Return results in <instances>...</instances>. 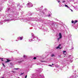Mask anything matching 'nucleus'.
Instances as JSON below:
<instances>
[{"instance_id": "nucleus-1", "label": "nucleus", "mask_w": 78, "mask_h": 78, "mask_svg": "<svg viewBox=\"0 0 78 78\" xmlns=\"http://www.w3.org/2000/svg\"><path fill=\"white\" fill-rule=\"evenodd\" d=\"M12 9L11 8H9L7 9L6 10V11H7V12H14L15 11H16V8H15V6H14L13 7H12Z\"/></svg>"}, {"instance_id": "nucleus-2", "label": "nucleus", "mask_w": 78, "mask_h": 78, "mask_svg": "<svg viewBox=\"0 0 78 78\" xmlns=\"http://www.w3.org/2000/svg\"><path fill=\"white\" fill-rule=\"evenodd\" d=\"M7 17H10V19H12L10 20H12L14 19V15H13L12 14H7Z\"/></svg>"}, {"instance_id": "nucleus-3", "label": "nucleus", "mask_w": 78, "mask_h": 78, "mask_svg": "<svg viewBox=\"0 0 78 78\" xmlns=\"http://www.w3.org/2000/svg\"><path fill=\"white\" fill-rule=\"evenodd\" d=\"M27 6L28 8H31V7H33V4L31 3L30 2H29L27 4Z\"/></svg>"}, {"instance_id": "nucleus-4", "label": "nucleus", "mask_w": 78, "mask_h": 78, "mask_svg": "<svg viewBox=\"0 0 78 78\" xmlns=\"http://www.w3.org/2000/svg\"><path fill=\"white\" fill-rule=\"evenodd\" d=\"M56 48L57 49H58V48H59L60 49H61V48H62V46H61V44H60Z\"/></svg>"}, {"instance_id": "nucleus-5", "label": "nucleus", "mask_w": 78, "mask_h": 78, "mask_svg": "<svg viewBox=\"0 0 78 78\" xmlns=\"http://www.w3.org/2000/svg\"><path fill=\"white\" fill-rule=\"evenodd\" d=\"M32 20V19L31 18H28V19H27V18H25L24 19V20Z\"/></svg>"}, {"instance_id": "nucleus-6", "label": "nucleus", "mask_w": 78, "mask_h": 78, "mask_svg": "<svg viewBox=\"0 0 78 78\" xmlns=\"http://www.w3.org/2000/svg\"><path fill=\"white\" fill-rule=\"evenodd\" d=\"M27 15H28L29 16H32V13L31 12H28L27 13Z\"/></svg>"}, {"instance_id": "nucleus-7", "label": "nucleus", "mask_w": 78, "mask_h": 78, "mask_svg": "<svg viewBox=\"0 0 78 78\" xmlns=\"http://www.w3.org/2000/svg\"><path fill=\"white\" fill-rule=\"evenodd\" d=\"M32 34V38L34 39V38H36V37L34 36V35L33 34Z\"/></svg>"}, {"instance_id": "nucleus-8", "label": "nucleus", "mask_w": 78, "mask_h": 78, "mask_svg": "<svg viewBox=\"0 0 78 78\" xmlns=\"http://www.w3.org/2000/svg\"><path fill=\"white\" fill-rule=\"evenodd\" d=\"M18 40H22L23 39V37H19L18 38Z\"/></svg>"}, {"instance_id": "nucleus-9", "label": "nucleus", "mask_w": 78, "mask_h": 78, "mask_svg": "<svg viewBox=\"0 0 78 78\" xmlns=\"http://www.w3.org/2000/svg\"><path fill=\"white\" fill-rule=\"evenodd\" d=\"M17 7L19 8H23V6L22 5L20 6V5L19 4L17 5Z\"/></svg>"}, {"instance_id": "nucleus-10", "label": "nucleus", "mask_w": 78, "mask_h": 78, "mask_svg": "<svg viewBox=\"0 0 78 78\" xmlns=\"http://www.w3.org/2000/svg\"><path fill=\"white\" fill-rule=\"evenodd\" d=\"M40 14H41V15H44L45 14V13L44 12V11H41L40 12Z\"/></svg>"}, {"instance_id": "nucleus-11", "label": "nucleus", "mask_w": 78, "mask_h": 78, "mask_svg": "<svg viewBox=\"0 0 78 78\" xmlns=\"http://www.w3.org/2000/svg\"><path fill=\"white\" fill-rule=\"evenodd\" d=\"M59 35L60 38H62V34H61V33H59Z\"/></svg>"}, {"instance_id": "nucleus-12", "label": "nucleus", "mask_w": 78, "mask_h": 78, "mask_svg": "<svg viewBox=\"0 0 78 78\" xmlns=\"http://www.w3.org/2000/svg\"><path fill=\"white\" fill-rule=\"evenodd\" d=\"M10 61H11V60L9 59H7V61L5 62H9Z\"/></svg>"}, {"instance_id": "nucleus-13", "label": "nucleus", "mask_w": 78, "mask_h": 78, "mask_svg": "<svg viewBox=\"0 0 78 78\" xmlns=\"http://www.w3.org/2000/svg\"><path fill=\"white\" fill-rule=\"evenodd\" d=\"M12 2H13V1L12 0H10V1H9V3H12Z\"/></svg>"}, {"instance_id": "nucleus-14", "label": "nucleus", "mask_w": 78, "mask_h": 78, "mask_svg": "<svg viewBox=\"0 0 78 78\" xmlns=\"http://www.w3.org/2000/svg\"><path fill=\"white\" fill-rule=\"evenodd\" d=\"M65 7H67V8H69V7L67 5H66V4L65 5Z\"/></svg>"}, {"instance_id": "nucleus-15", "label": "nucleus", "mask_w": 78, "mask_h": 78, "mask_svg": "<svg viewBox=\"0 0 78 78\" xmlns=\"http://www.w3.org/2000/svg\"><path fill=\"white\" fill-rule=\"evenodd\" d=\"M39 21H42V22L43 23H44V20H41V19H40V20H39Z\"/></svg>"}, {"instance_id": "nucleus-16", "label": "nucleus", "mask_w": 78, "mask_h": 78, "mask_svg": "<svg viewBox=\"0 0 78 78\" xmlns=\"http://www.w3.org/2000/svg\"><path fill=\"white\" fill-rule=\"evenodd\" d=\"M22 61H19L18 62L20 64V63H21V62H22Z\"/></svg>"}, {"instance_id": "nucleus-17", "label": "nucleus", "mask_w": 78, "mask_h": 78, "mask_svg": "<svg viewBox=\"0 0 78 78\" xmlns=\"http://www.w3.org/2000/svg\"><path fill=\"white\" fill-rule=\"evenodd\" d=\"M40 9H40V8H38L37 9V10L38 11H39L40 10Z\"/></svg>"}, {"instance_id": "nucleus-18", "label": "nucleus", "mask_w": 78, "mask_h": 78, "mask_svg": "<svg viewBox=\"0 0 78 78\" xmlns=\"http://www.w3.org/2000/svg\"><path fill=\"white\" fill-rule=\"evenodd\" d=\"M75 9H76V10H77V11H78V8L77 7H75Z\"/></svg>"}, {"instance_id": "nucleus-19", "label": "nucleus", "mask_w": 78, "mask_h": 78, "mask_svg": "<svg viewBox=\"0 0 78 78\" xmlns=\"http://www.w3.org/2000/svg\"><path fill=\"white\" fill-rule=\"evenodd\" d=\"M78 22V21L77 20H76L74 22V23H76V22Z\"/></svg>"}, {"instance_id": "nucleus-20", "label": "nucleus", "mask_w": 78, "mask_h": 78, "mask_svg": "<svg viewBox=\"0 0 78 78\" xmlns=\"http://www.w3.org/2000/svg\"><path fill=\"white\" fill-rule=\"evenodd\" d=\"M63 54H65V53H66V51H63Z\"/></svg>"}, {"instance_id": "nucleus-21", "label": "nucleus", "mask_w": 78, "mask_h": 78, "mask_svg": "<svg viewBox=\"0 0 78 78\" xmlns=\"http://www.w3.org/2000/svg\"><path fill=\"white\" fill-rule=\"evenodd\" d=\"M31 41H33V39H31L30 40H29L30 42H31Z\"/></svg>"}, {"instance_id": "nucleus-22", "label": "nucleus", "mask_w": 78, "mask_h": 78, "mask_svg": "<svg viewBox=\"0 0 78 78\" xmlns=\"http://www.w3.org/2000/svg\"><path fill=\"white\" fill-rule=\"evenodd\" d=\"M9 20H5V21H6V22H8V21H9Z\"/></svg>"}, {"instance_id": "nucleus-23", "label": "nucleus", "mask_w": 78, "mask_h": 78, "mask_svg": "<svg viewBox=\"0 0 78 78\" xmlns=\"http://www.w3.org/2000/svg\"><path fill=\"white\" fill-rule=\"evenodd\" d=\"M51 57H53V56L55 57V56L54 55V54H52L51 55Z\"/></svg>"}, {"instance_id": "nucleus-24", "label": "nucleus", "mask_w": 78, "mask_h": 78, "mask_svg": "<svg viewBox=\"0 0 78 78\" xmlns=\"http://www.w3.org/2000/svg\"><path fill=\"white\" fill-rule=\"evenodd\" d=\"M62 38H60V37L58 38H57V39L58 40V41H59V40L60 39H61Z\"/></svg>"}, {"instance_id": "nucleus-25", "label": "nucleus", "mask_w": 78, "mask_h": 78, "mask_svg": "<svg viewBox=\"0 0 78 78\" xmlns=\"http://www.w3.org/2000/svg\"><path fill=\"white\" fill-rule=\"evenodd\" d=\"M44 11H47V9L46 8H45L44 9Z\"/></svg>"}, {"instance_id": "nucleus-26", "label": "nucleus", "mask_w": 78, "mask_h": 78, "mask_svg": "<svg viewBox=\"0 0 78 78\" xmlns=\"http://www.w3.org/2000/svg\"><path fill=\"white\" fill-rule=\"evenodd\" d=\"M69 9H70V10H71V11H72V12H73V10H72V9H70V8H69Z\"/></svg>"}, {"instance_id": "nucleus-27", "label": "nucleus", "mask_w": 78, "mask_h": 78, "mask_svg": "<svg viewBox=\"0 0 78 78\" xmlns=\"http://www.w3.org/2000/svg\"><path fill=\"white\" fill-rule=\"evenodd\" d=\"M2 65H3V67H5V65L4 64V63H2Z\"/></svg>"}, {"instance_id": "nucleus-28", "label": "nucleus", "mask_w": 78, "mask_h": 78, "mask_svg": "<svg viewBox=\"0 0 78 78\" xmlns=\"http://www.w3.org/2000/svg\"><path fill=\"white\" fill-rule=\"evenodd\" d=\"M2 10V8H0V11Z\"/></svg>"}, {"instance_id": "nucleus-29", "label": "nucleus", "mask_w": 78, "mask_h": 78, "mask_svg": "<svg viewBox=\"0 0 78 78\" xmlns=\"http://www.w3.org/2000/svg\"><path fill=\"white\" fill-rule=\"evenodd\" d=\"M71 22H72V23H73V22L74 23V22L72 20L71 21Z\"/></svg>"}, {"instance_id": "nucleus-30", "label": "nucleus", "mask_w": 78, "mask_h": 78, "mask_svg": "<svg viewBox=\"0 0 78 78\" xmlns=\"http://www.w3.org/2000/svg\"><path fill=\"white\" fill-rule=\"evenodd\" d=\"M65 2H66V1H64L62 2V3H65Z\"/></svg>"}, {"instance_id": "nucleus-31", "label": "nucleus", "mask_w": 78, "mask_h": 78, "mask_svg": "<svg viewBox=\"0 0 78 78\" xmlns=\"http://www.w3.org/2000/svg\"><path fill=\"white\" fill-rule=\"evenodd\" d=\"M36 59V57H34V59Z\"/></svg>"}, {"instance_id": "nucleus-32", "label": "nucleus", "mask_w": 78, "mask_h": 78, "mask_svg": "<svg viewBox=\"0 0 78 78\" xmlns=\"http://www.w3.org/2000/svg\"><path fill=\"white\" fill-rule=\"evenodd\" d=\"M2 24H3V22H2L0 23V25H2Z\"/></svg>"}, {"instance_id": "nucleus-33", "label": "nucleus", "mask_w": 78, "mask_h": 78, "mask_svg": "<svg viewBox=\"0 0 78 78\" xmlns=\"http://www.w3.org/2000/svg\"><path fill=\"white\" fill-rule=\"evenodd\" d=\"M57 2H58V3H59V2H60V1H59V0H57Z\"/></svg>"}, {"instance_id": "nucleus-34", "label": "nucleus", "mask_w": 78, "mask_h": 78, "mask_svg": "<svg viewBox=\"0 0 78 78\" xmlns=\"http://www.w3.org/2000/svg\"><path fill=\"white\" fill-rule=\"evenodd\" d=\"M27 78V75H26L25 76V78Z\"/></svg>"}, {"instance_id": "nucleus-35", "label": "nucleus", "mask_w": 78, "mask_h": 78, "mask_svg": "<svg viewBox=\"0 0 78 78\" xmlns=\"http://www.w3.org/2000/svg\"><path fill=\"white\" fill-rule=\"evenodd\" d=\"M74 48H73V46H72V49H73Z\"/></svg>"}, {"instance_id": "nucleus-36", "label": "nucleus", "mask_w": 78, "mask_h": 78, "mask_svg": "<svg viewBox=\"0 0 78 78\" xmlns=\"http://www.w3.org/2000/svg\"><path fill=\"white\" fill-rule=\"evenodd\" d=\"M24 74V73H21V75H23V74Z\"/></svg>"}, {"instance_id": "nucleus-37", "label": "nucleus", "mask_w": 78, "mask_h": 78, "mask_svg": "<svg viewBox=\"0 0 78 78\" xmlns=\"http://www.w3.org/2000/svg\"><path fill=\"white\" fill-rule=\"evenodd\" d=\"M50 16H51V15H50V14H49V15H48V17H50Z\"/></svg>"}, {"instance_id": "nucleus-38", "label": "nucleus", "mask_w": 78, "mask_h": 78, "mask_svg": "<svg viewBox=\"0 0 78 78\" xmlns=\"http://www.w3.org/2000/svg\"><path fill=\"white\" fill-rule=\"evenodd\" d=\"M19 69V68H15V70H18Z\"/></svg>"}, {"instance_id": "nucleus-39", "label": "nucleus", "mask_w": 78, "mask_h": 78, "mask_svg": "<svg viewBox=\"0 0 78 78\" xmlns=\"http://www.w3.org/2000/svg\"><path fill=\"white\" fill-rule=\"evenodd\" d=\"M50 67H52V65H49Z\"/></svg>"}, {"instance_id": "nucleus-40", "label": "nucleus", "mask_w": 78, "mask_h": 78, "mask_svg": "<svg viewBox=\"0 0 78 78\" xmlns=\"http://www.w3.org/2000/svg\"><path fill=\"white\" fill-rule=\"evenodd\" d=\"M37 39L38 40V41H39V39H38V38H37Z\"/></svg>"}, {"instance_id": "nucleus-41", "label": "nucleus", "mask_w": 78, "mask_h": 78, "mask_svg": "<svg viewBox=\"0 0 78 78\" xmlns=\"http://www.w3.org/2000/svg\"><path fill=\"white\" fill-rule=\"evenodd\" d=\"M26 56L25 55H24L23 56V57H24V58H25V57H26Z\"/></svg>"}, {"instance_id": "nucleus-42", "label": "nucleus", "mask_w": 78, "mask_h": 78, "mask_svg": "<svg viewBox=\"0 0 78 78\" xmlns=\"http://www.w3.org/2000/svg\"><path fill=\"white\" fill-rule=\"evenodd\" d=\"M23 12H22L21 14H23Z\"/></svg>"}, {"instance_id": "nucleus-43", "label": "nucleus", "mask_w": 78, "mask_h": 78, "mask_svg": "<svg viewBox=\"0 0 78 78\" xmlns=\"http://www.w3.org/2000/svg\"><path fill=\"white\" fill-rule=\"evenodd\" d=\"M1 61H3V60L2 59Z\"/></svg>"}, {"instance_id": "nucleus-44", "label": "nucleus", "mask_w": 78, "mask_h": 78, "mask_svg": "<svg viewBox=\"0 0 78 78\" xmlns=\"http://www.w3.org/2000/svg\"><path fill=\"white\" fill-rule=\"evenodd\" d=\"M52 66H53V65H54V64H53V63H52Z\"/></svg>"}, {"instance_id": "nucleus-45", "label": "nucleus", "mask_w": 78, "mask_h": 78, "mask_svg": "<svg viewBox=\"0 0 78 78\" xmlns=\"http://www.w3.org/2000/svg\"><path fill=\"white\" fill-rule=\"evenodd\" d=\"M4 0V1H5L6 2V1L7 0Z\"/></svg>"}, {"instance_id": "nucleus-46", "label": "nucleus", "mask_w": 78, "mask_h": 78, "mask_svg": "<svg viewBox=\"0 0 78 78\" xmlns=\"http://www.w3.org/2000/svg\"><path fill=\"white\" fill-rule=\"evenodd\" d=\"M4 16V15H2V16Z\"/></svg>"}, {"instance_id": "nucleus-47", "label": "nucleus", "mask_w": 78, "mask_h": 78, "mask_svg": "<svg viewBox=\"0 0 78 78\" xmlns=\"http://www.w3.org/2000/svg\"><path fill=\"white\" fill-rule=\"evenodd\" d=\"M59 57H61V55H60Z\"/></svg>"}, {"instance_id": "nucleus-48", "label": "nucleus", "mask_w": 78, "mask_h": 78, "mask_svg": "<svg viewBox=\"0 0 78 78\" xmlns=\"http://www.w3.org/2000/svg\"><path fill=\"white\" fill-rule=\"evenodd\" d=\"M69 1H71V0H69Z\"/></svg>"}, {"instance_id": "nucleus-49", "label": "nucleus", "mask_w": 78, "mask_h": 78, "mask_svg": "<svg viewBox=\"0 0 78 78\" xmlns=\"http://www.w3.org/2000/svg\"><path fill=\"white\" fill-rule=\"evenodd\" d=\"M0 59H3V58H0Z\"/></svg>"}, {"instance_id": "nucleus-50", "label": "nucleus", "mask_w": 78, "mask_h": 78, "mask_svg": "<svg viewBox=\"0 0 78 78\" xmlns=\"http://www.w3.org/2000/svg\"><path fill=\"white\" fill-rule=\"evenodd\" d=\"M2 78H3V77H2Z\"/></svg>"}, {"instance_id": "nucleus-51", "label": "nucleus", "mask_w": 78, "mask_h": 78, "mask_svg": "<svg viewBox=\"0 0 78 78\" xmlns=\"http://www.w3.org/2000/svg\"><path fill=\"white\" fill-rule=\"evenodd\" d=\"M64 57H65V56H64Z\"/></svg>"}, {"instance_id": "nucleus-52", "label": "nucleus", "mask_w": 78, "mask_h": 78, "mask_svg": "<svg viewBox=\"0 0 78 78\" xmlns=\"http://www.w3.org/2000/svg\"><path fill=\"white\" fill-rule=\"evenodd\" d=\"M25 22H27V21H25Z\"/></svg>"}]
</instances>
